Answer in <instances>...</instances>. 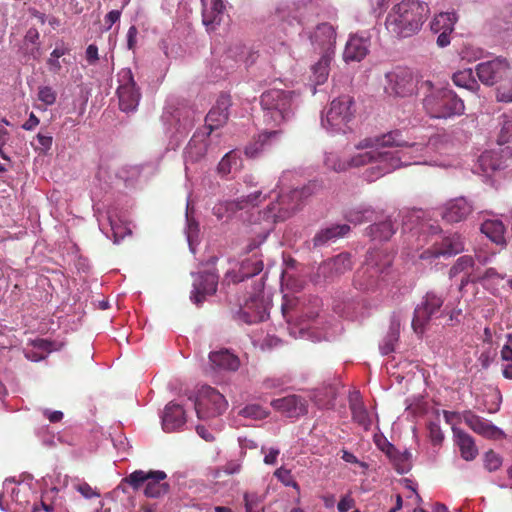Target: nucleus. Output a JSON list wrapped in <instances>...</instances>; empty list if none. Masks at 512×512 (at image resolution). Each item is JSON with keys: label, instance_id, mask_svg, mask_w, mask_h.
<instances>
[{"label": "nucleus", "instance_id": "nucleus-1", "mask_svg": "<svg viewBox=\"0 0 512 512\" xmlns=\"http://www.w3.org/2000/svg\"><path fill=\"white\" fill-rule=\"evenodd\" d=\"M355 148L357 152L346 160H342L336 152H326L325 166L335 172H342L370 164L371 166L364 172V178L368 182H374L404 166L436 164L426 159L430 150L429 144L410 143L401 130L365 138L357 143Z\"/></svg>", "mask_w": 512, "mask_h": 512}, {"label": "nucleus", "instance_id": "nucleus-2", "mask_svg": "<svg viewBox=\"0 0 512 512\" xmlns=\"http://www.w3.org/2000/svg\"><path fill=\"white\" fill-rule=\"evenodd\" d=\"M296 175L297 173L294 171H285L280 176L277 184V189H279L277 199L260 213L266 224L257 238L246 246L248 253L253 252L265 242L275 223L291 218L301 209L304 201L318 190V184L315 181H310L301 188L296 187L286 191L290 188Z\"/></svg>", "mask_w": 512, "mask_h": 512}, {"label": "nucleus", "instance_id": "nucleus-3", "mask_svg": "<svg viewBox=\"0 0 512 512\" xmlns=\"http://www.w3.org/2000/svg\"><path fill=\"white\" fill-rule=\"evenodd\" d=\"M430 13L429 6L421 0H403L389 11L385 26L396 38H408L419 32Z\"/></svg>", "mask_w": 512, "mask_h": 512}, {"label": "nucleus", "instance_id": "nucleus-4", "mask_svg": "<svg viewBox=\"0 0 512 512\" xmlns=\"http://www.w3.org/2000/svg\"><path fill=\"white\" fill-rule=\"evenodd\" d=\"M260 104L264 124L275 130L292 120L299 104V96L294 91L271 89L262 93Z\"/></svg>", "mask_w": 512, "mask_h": 512}, {"label": "nucleus", "instance_id": "nucleus-5", "mask_svg": "<svg viewBox=\"0 0 512 512\" xmlns=\"http://www.w3.org/2000/svg\"><path fill=\"white\" fill-rule=\"evenodd\" d=\"M392 256L382 249H370L365 263L354 275V286L363 292H374L382 287L392 265Z\"/></svg>", "mask_w": 512, "mask_h": 512}, {"label": "nucleus", "instance_id": "nucleus-6", "mask_svg": "<svg viewBox=\"0 0 512 512\" xmlns=\"http://www.w3.org/2000/svg\"><path fill=\"white\" fill-rule=\"evenodd\" d=\"M280 18L306 25L317 17L334 18L336 9L327 0H292L277 8Z\"/></svg>", "mask_w": 512, "mask_h": 512}, {"label": "nucleus", "instance_id": "nucleus-7", "mask_svg": "<svg viewBox=\"0 0 512 512\" xmlns=\"http://www.w3.org/2000/svg\"><path fill=\"white\" fill-rule=\"evenodd\" d=\"M356 113L355 101L349 95H342L330 103L327 110L320 115L323 129L330 134H345L350 128V123Z\"/></svg>", "mask_w": 512, "mask_h": 512}, {"label": "nucleus", "instance_id": "nucleus-8", "mask_svg": "<svg viewBox=\"0 0 512 512\" xmlns=\"http://www.w3.org/2000/svg\"><path fill=\"white\" fill-rule=\"evenodd\" d=\"M423 107L435 119L460 116L465 111L464 101L449 88L431 90L423 99Z\"/></svg>", "mask_w": 512, "mask_h": 512}, {"label": "nucleus", "instance_id": "nucleus-9", "mask_svg": "<svg viewBox=\"0 0 512 512\" xmlns=\"http://www.w3.org/2000/svg\"><path fill=\"white\" fill-rule=\"evenodd\" d=\"M167 474L162 470H135L126 476L123 481L129 484L133 490L141 488L147 498L158 499L167 495L170 484L166 481Z\"/></svg>", "mask_w": 512, "mask_h": 512}, {"label": "nucleus", "instance_id": "nucleus-10", "mask_svg": "<svg viewBox=\"0 0 512 512\" xmlns=\"http://www.w3.org/2000/svg\"><path fill=\"white\" fill-rule=\"evenodd\" d=\"M161 119L166 127L170 145L176 148L194 127L195 113L193 110L185 107H166Z\"/></svg>", "mask_w": 512, "mask_h": 512}, {"label": "nucleus", "instance_id": "nucleus-11", "mask_svg": "<svg viewBox=\"0 0 512 512\" xmlns=\"http://www.w3.org/2000/svg\"><path fill=\"white\" fill-rule=\"evenodd\" d=\"M282 315L288 323V329L294 338H310V326L306 321H310L317 316V312H304L302 303L297 298H288L283 296L281 304Z\"/></svg>", "mask_w": 512, "mask_h": 512}, {"label": "nucleus", "instance_id": "nucleus-12", "mask_svg": "<svg viewBox=\"0 0 512 512\" xmlns=\"http://www.w3.org/2000/svg\"><path fill=\"white\" fill-rule=\"evenodd\" d=\"M444 297L434 291L427 292L414 309L412 328L417 334H422L426 326L443 314Z\"/></svg>", "mask_w": 512, "mask_h": 512}, {"label": "nucleus", "instance_id": "nucleus-13", "mask_svg": "<svg viewBox=\"0 0 512 512\" xmlns=\"http://www.w3.org/2000/svg\"><path fill=\"white\" fill-rule=\"evenodd\" d=\"M228 407L225 397L211 386H202L195 399V410L199 419L223 414Z\"/></svg>", "mask_w": 512, "mask_h": 512}, {"label": "nucleus", "instance_id": "nucleus-14", "mask_svg": "<svg viewBox=\"0 0 512 512\" xmlns=\"http://www.w3.org/2000/svg\"><path fill=\"white\" fill-rule=\"evenodd\" d=\"M117 77L119 83L117 95L120 110L126 113L136 111L141 99V92L134 80L131 69H121Z\"/></svg>", "mask_w": 512, "mask_h": 512}, {"label": "nucleus", "instance_id": "nucleus-15", "mask_svg": "<svg viewBox=\"0 0 512 512\" xmlns=\"http://www.w3.org/2000/svg\"><path fill=\"white\" fill-rule=\"evenodd\" d=\"M385 79V91L389 95L407 97L413 95L417 89V80L408 68L396 67L385 74Z\"/></svg>", "mask_w": 512, "mask_h": 512}, {"label": "nucleus", "instance_id": "nucleus-16", "mask_svg": "<svg viewBox=\"0 0 512 512\" xmlns=\"http://www.w3.org/2000/svg\"><path fill=\"white\" fill-rule=\"evenodd\" d=\"M512 158L510 146L499 145L498 148L483 152L479 159V167L486 175L494 174L509 166Z\"/></svg>", "mask_w": 512, "mask_h": 512}, {"label": "nucleus", "instance_id": "nucleus-17", "mask_svg": "<svg viewBox=\"0 0 512 512\" xmlns=\"http://www.w3.org/2000/svg\"><path fill=\"white\" fill-rule=\"evenodd\" d=\"M510 64L504 57L481 62L476 66V73L484 85L492 86L502 80L509 72Z\"/></svg>", "mask_w": 512, "mask_h": 512}, {"label": "nucleus", "instance_id": "nucleus-18", "mask_svg": "<svg viewBox=\"0 0 512 512\" xmlns=\"http://www.w3.org/2000/svg\"><path fill=\"white\" fill-rule=\"evenodd\" d=\"M195 277L190 294V300L197 306H200L206 296L213 295L217 291L218 275L214 271H205L197 274Z\"/></svg>", "mask_w": 512, "mask_h": 512}, {"label": "nucleus", "instance_id": "nucleus-19", "mask_svg": "<svg viewBox=\"0 0 512 512\" xmlns=\"http://www.w3.org/2000/svg\"><path fill=\"white\" fill-rule=\"evenodd\" d=\"M211 133H200L195 132L188 142L184 150V163L186 170L188 169V164L196 163L200 161L206 153L213 152L214 148L211 146Z\"/></svg>", "mask_w": 512, "mask_h": 512}, {"label": "nucleus", "instance_id": "nucleus-20", "mask_svg": "<svg viewBox=\"0 0 512 512\" xmlns=\"http://www.w3.org/2000/svg\"><path fill=\"white\" fill-rule=\"evenodd\" d=\"M268 316V305L264 299L251 297L243 307L239 308L234 318L239 322L251 325L266 320Z\"/></svg>", "mask_w": 512, "mask_h": 512}, {"label": "nucleus", "instance_id": "nucleus-21", "mask_svg": "<svg viewBox=\"0 0 512 512\" xmlns=\"http://www.w3.org/2000/svg\"><path fill=\"white\" fill-rule=\"evenodd\" d=\"M268 316V305L264 299L251 297L243 307L239 308L234 318L239 322L251 325L266 320Z\"/></svg>", "mask_w": 512, "mask_h": 512}, {"label": "nucleus", "instance_id": "nucleus-22", "mask_svg": "<svg viewBox=\"0 0 512 512\" xmlns=\"http://www.w3.org/2000/svg\"><path fill=\"white\" fill-rule=\"evenodd\" d=\"M258 58V53L242 44H235L228 48L223 58V64L228 69H235L243 66L248 68L253 65Z\"/></svg>", "mask_w": 512, "mask_h": 512}, {"label": "nucleus", "instance_id": "nucleus-23", "mask_svg": "<svg viewBox=\"0 0 512 512\" xmlns=\"http://www.w3.org/2000/svg\"><path fill=\"white\" fill-rule=\"evenodd\" d=\"M464 250V240L461 235L457 233H453L447 236L442 237L441 241H436L433 245L432 249L426 250L422 254V258L434 257L438 258L440 256H454Z\"/></svg>", "mask_w": 512, "mask_h": 512}, {"label": "nucleus", "instance_id": "nucleus-24", "mask_svg": "<svg viewBox=\"0 0 512 512\" xmlns=\"http://www.w3.org/2000/svg\"><path fill=\"white\" fill-rule=\"evenodd\" d=\"M351 268L352 260L350 254L340 253L322 262L317 269V275L324 279H333L349 271Z\"/></svg>", "mask_w": 512, "mask_h": 512}, {"label": "nucleus", "instance_id": "nucleus-25", "mask_svg": "<svg viewBox=\"0 0 512 512\" xmlns=\"http://www.w3.org/2000/svg\"><path fill=\"white\" fill-rule=\"evenodd\" d=\"M462 419L470 429L479 435L492 439H499L504 436V432L499 427L471 411L463 412Z\"/></svg>", "mask_w": 512, "mask_h": 512}, {"label": "nucleus", "instance_id": "nucleus-26", "mask_svg": "<svg viewBox=\"0 0 512 512\" xmlns=\"http://www.w3.org/2000/svg\"><path fill=\"white\" fill-rule=\"evenodd\" d=\"M186 424L185 411L181 405L169 402L161 415L162 429L167 433L182 430Z\"/></svg>", "mask_w": 512, "mask_h": 512}, {"label": "nucleus", "instance_id": "nucleus-27", "mask_svg": "<svg viewBox=\"0 0 512 512\" xmlns=\"http://www.w3.org/2000/svg\"><path fill=\"white\" fill-rule=\"evenodd\" d=\"M311 44L323 50V53L330 52L334 54V47L336 43L335 28L329 23L318 24L315 30L309 34Z\"/></svg>", "mask_w": 512, "mask_h": 512}, {"label": "nucleus", "instance_id": "nucleus-28", "mask_svg": "<svg viewBox=\"0 0 512 512\" xmlns=\"http://www.w3.org/2000/svg\"><path fill=\"white\" fill-rule=\"evenodd\" d=\"M271 406L287 417H299L307 413V401L298 395H288L271 401Z\"/></svg>", "mask_w": 512, "mask_h": 512}, {"label": "nucleus", "instance_id": "nucleus-29", "mask_svg": "<svg viewBox=\"0 0 512 512\" xmlns=\"http://www.w3.org/2000/svg\"><path fill=\"white\" fill-rule=\"evenodd\" d=\"M262 200V192L256 191L254 193L249 194L245 198H241L235 201H225L216 204L213 207V214L218 219L228 218L232 213H234L238 209H244L248 205H256L258 202Z\"/></svg>", "mask_w": 512, "mask_h": 512}, {"label": "nucleus", "instance_id": "nucleus-30", "mask_svg": "<svg viewBox=\"0 0 512 512\" xmlns=\"http://www.w3.org/2000/svg\"><path fill=\"white\" fill-rule=\"evenodd\" d=\"M231 106V98L227 94L218 97L216 104L210 109L206 115L205 122L212 133L214 129L226 123L229 117V108Z\"/></svg>", "mask_w": 512, "mask_h": 512}, {"label": "nucleus", "instance_id": "nucleus-31", "mask_svg": "<svg viewBox=\"0 0 512 512\" xmlns=\"http://www.w3.org/2000/svg\"><path fill=\"white\" fill-rule=\"evenodd\" d=\"M281 137V130H265L245 148V155L249 158H257L263 152L275 145Z\"/></svg>", "mask_w": 512, "mask_h": 512}, {"label": "nucleus", "instance_id": "nucleus-32", "mask_svg": "<svg viewBox=\"0 0 512 512\" xmlns=\"http://www.w3.org/2000/svg\"><path fill=\"white\" fill-rule=\"evenodd\" d=\"M472 212V204L464 197H458L446 203L442 217L449 223L460 222Z\"/></svg>", "mask_w": 512, "mask_h": 512}, {"label": "nucleus", "instance_id": "nucleus-33", "mask_svg": "<svg viewBox=\"0 0 512 512\" xmlns=\"http://www.w3.org/2000/svg\"><path fill=\"white\" fill-rule=\"evenodd\" d=\"M209 362L215 371L235 372L240 367L239 358L228 349L210 352Z\"/></svg>", "mask_w": 512, "mask_h": 512}, {"label": "nucleus", "instance_id": "nucleus-34", "mask_svg": "<svg viewBox=\"0 0 512 512\" xmlns=\"http://www.w3.org/2000/svg\"><path fill=\"white\" fill-rule=\"evenodd\" d=\"M349 231L350 226L347 224H331L326 226L320 229L313 237V246L315 248L326 246L344 237Z\"/></svg>", "mask_w": 512, "mask_h": 512}, {"label": "nucleus", "instance_id": "nucleus-35", "mask_svg": "<svg viewBox=\"0 0 512 512\" xmlns=\"http://www.w3.org/2000/svg\"><path fill=\"white\" fill-rule=\"evenodd\" d=\"M263 266L261 257L257 253H254L241 261L237 272L233 273V275L228 272L227 276H232L233 282H242L245 279L258 275L263 270Z\"/></svg>", "mask_w": 512, "mask_h": 512}, {"label": "nucleus", "instance_id": "nucleus-36", "mask_svg": "<svg viewBox=\"0 0 512 512\" xmlns=\"http://www.w3.org/2000/svg\"><path fill=\"white\" fill-rule=\"evenodd\" d=\"M370 47V40L368 37L353 35L346 43L343 53L344 60L348 61H361L368 53Z\"/></svg>", "mask_w": 512, "mask_h": 512}, {"label": "nucleus", "instance_id": "nucleus-37", "mask_svg": "<svg viewBox=\"0 0 512 512\" xmlns=\"http://www.w3.org/2000/svg\"><path fill=\"white\" fill-rule=\"evenodd\" d=\"M332 57L333 55H331L330 52L323 53L318 62L312 66V75L310 77L311 84L309 85L312 95L322 91L317 90V86H320L327 81Z\"/></svg>", "mask_w": 512, "mask_h": 512}, {"label": "nucleus", "instance_id": "nucleus-38", "mask_svg": "<svg viewBox=\"0 0 512 512\" xmlns=\"http://www.w3.org/2000/svg\"><path fill=\"white\" fill-rule=\"evenodd\" d=\"M453 437L456 445L460 449L461 457L466 461H472L478 455V449L474 439L464 430L453 426Z\"/></svg>", "mask_w": 512, "mask_h": 512}, {"label": "nucleus", "instance_id": "nucleus-39", "mask_svg": "<svg viewBox=\"0 0 512 512\" xmlns=\"http://www.w3.org/2000/svg\"><path fill=\"white\" fill-rule=\"evenodd\" d=\"M107 219L110 225V231L112 233L111 237L113 238L114 243H119L127 234L130 233L129 229L124 225L123 216L119 215L114 208H109L107 210ZM100 229L106 234L108 238L110 235L108 232H105L100 225Z\"/></svg>", "mask_w": 512, "mask_h": 512}, {"label": "nucleus", "instance_id": "nucleus-40", "mask_svg": "<svg viewBox=\"0 0 512 512\" xmlns=\"http://www.w3.org/2000/svg\"><path fill=\"white\" fill-rule=\"evenodd\" d=\"M400 325V317L394 313L391 316L389 330L379 345V350L382 355H388L395 350V344L399 339Z\"/></svg>", "mask_w": 512, "mask_h": 512}, {"label": "nucleus", "instance_id": "nucleus-41", "mask_svg": "<svg viewBox=\"0 0 512 512\" xmlns=\"http://www.w3.org/2000/svg\"><path fill=\"white\" fill-rule=\"evenodd\" d=\"M396 229L395 223L391 217H389L384 221L370 225L366 229V233L373 241L381 242L389 240L396 232Z\"/></svg>", "mask_w": 512, "mask_h": 512}, {"label": "nucleus", "instance_id": "nucleus-42", "mask_svg": "<svg viewBox=\"0 0 512 512\" xmlns=\"http://www.w3.org/2000/svg\"><path fill=\"white\" fill-rule=\"evenodd\" d=\"M345 219L354 225L372 221L376 218V211L369 205L360 204L345 211Z\"/></svg>", "mask_w": 512, "mask_h": 512}, {"label": "nucleus", "instance_id": "nucleus-43", "mask_svg": "<svg viewBox=\"0 0 512 512\" xmlns=\"http://www.w3.org/2000/svg\"><path fill=\"white\" fill-rule=\"evenodd\" d=\"M506 228L499 219H487L481 225V232L497 245H505Z\"/></svg>", "mask_w": 512, "mask_h": 512}, {"label": "nucleus", "instance_id": "nucleus-44", "mask_svg": "<svg viewBox=\"0 0 512 512\" xmlns=\"http://www.w3.org/2000/svg\"><path fill=\"white\" fill-rule=\"evenodd\" d=\"M242 168V158L239 151L231 150L227 152L217 166V173L221 177H227L235 174Z\"/></svg>", "mask_w": 512, "mask_h": 512}, {"label": "nucleus", "instance_id": "nucleus-45", "mask_svg": "<svg viewBox=\"0 0 512 512\" xmlns=\"http://www.w3.org/2000/svg\"><path fill=\"white\" fill-rule=\"evenodd\" d=\"M210 8L203 11V24L208 29H214L222 21L226 8L225 0H210Z\"/></svg>", "mask_w": 512, "mask_h": 512}, {"label": "nucleus", "instance_id": "nucleus-46", "mask_svg": "<svg viewBox=\"0 0 512 512\" xmlns=\"http://www.w3.org/2000/svg\"><path fill=\"white\" fill-rule=\"evenodd\" d=\"M386 456L389 458L390 462L399 474H406L411 470L412 454L409 450L405 449L400 451L394 446Z\"/></svg>", "mask_w": 512, "mask_h": 512}, {"label": "nucleus", "instance_id": "nucleus-47", "mask_svg": "<svg viewBox=\"0 0 512 512\" xmlns=\"http://www.w3.org/2000/svg\"><path fill=\"white\" fill-rule=\"evenodd\" d=\"M337 397V387L333 384H325L315 389L312 399L319 408L329 409L333 407Z\"/></svg>", "mask_w": 512, "mask_h": 512}, {"label": "nucleus", "instance_id": "nucleus-48", "mask_svg": "<svg viewBox=\"0 0 512 512\" xmlns=\"http://www.w3.org/2000/svg\"><path fill=\"white\" fill-rule=\"evenodd\" d=\"M452 81L457 87L465 88L471 92H477L480 88L471 68L455 72L452 75Z\"/></svg>", "mask_w": 512, "mask_h": 512}, {"label": "nucleus", "instance_id": "nucleus-49", "mask_svg": "<svg viewBox=\"0 0 512 512\" xmlns=\"http://www.w3.org/2000/svg\"><path fill=\"white\" fill-rule=\"evenodd\" d=\"M456 22L457 16L455 12H441L434 17L430 26L434 33L453 31Z\"/></svg>", "mask_w": 512, "mask_h": 512}, {"label": "nucleus", "instance_id": "nucleus-50", "mask_svg": "<svg viewBox=\"0 0 512 512\" xmlns=\"http://www.w3.org/2000/svg\"><path fill=\"white\" fill-rule=\"evenodd\" d=\"M71 49L65 44L64 41H58L56 43V47L50 53L49 58L47 59V65L49 70L52 73H59L62 69V64L60 58L66 54H69Z\"/></svg>", "mask_w": 512, "mask_h": 512}, {"label": "nucleus", "instance_id": "nucleus-51", "mask_svg": "<svg viewBox=\"0 0 512 512\" xmlns=\"http://www.w3.org/2000/svg\"><path fill=\"white\" fill-rule=\"evenodd\" d=\"M185 234L189 249L195 253V247L198 244L199 224L192 218L190 214L189 202L186 207V229Z\"/></svg>", "mask_w": 512, "mask_h": 512}, {"label": "nucleus", "instance_id": "nucleus-52", "mask_svg": "<svg viewBox=\"0 0 512 512\" xmlns=\"http://www.w3.org/2000/svg\"><path fill=\"white\" fill-rule=\"evenodd\" d=\"M500 132L497 138L498 145H505L512 141V111L499 116Z\"/></svg>", "mask_w": 512, "mask_h": 512}, {"label": "nucleus", "instance_id": "nucleus-53", "mask_svg": "<svg viewBox=\"0 0 512 512\" xmlns=\"http://www.w3.org/2000/svg\"><path fill=\"white\" fill-rule=\"evenodd\" d=\"M238 414L244 418L262 420L268 416V411L259 404H248L241 408Z\"/></svg>", "mask_w": 512, "mask_h": 512}, {"label": "nucleus", "instance_id": "nucleus-54", "mask_svg": "<svg viewBox=\"0 0 512 512\" xmlns=\"http://www.w3.org/2000/svg\"><path fill=\"white\" fill-rule=\"evenodd\" d=\"M351 412L352 418L355 422L361 425L364 429H369L371 426V419L366 408L362 404H352Z\"/></svg>", "mask_w": 512, "mask_h": 512}, {"label": "nucleus", "instance_id": "nucleus-55", "mask_svg": "<svg viewBox=\"0 0 512 512\" xmlns=\"http://www.w3.org/2000/svg\"><path fill=\"white\" fill-rule=\"evenodd\" d=\"M274 476L286 487H292L296 490L297 493H300V486L294 480L293 475L289 469L284 468L283 466L276 469L274 472Z\"/></svg>", "mask_w": 512, "mask_h": 512}, {"label": "nucleus", "instance_id": "nucleus-56", "mask_svg": "<svg viewBox=\"0 0 512 512\" xmlns=\"http://www.w3.org/2000/svg\"><path fill=\"white\" fill-rule=\"evenodd\" d=\"M474 259L470 255H464L459 257L455 264L449 270L450 278L457 276L459 273L466 271L467 269L473 267Z\"/></svg>", "mask_w": 512, "mask_h": 512}, {"label": "nucleus", "instance_id": "nucleus-57", "mask_svg": "<svg viewBox=\"0 0 512 512\" xmlns=\"http://www.w3.org/2000/svg\"><path fill=\"white\" fill-rule=\"evenodd\" d=\"M37 144L32 143L34 150L40 154H47L52 147L53 137L50 134L39 132L36 135Z\"/></svg>", "mask_w": 512, "mask_h": 512}, {"label": "nucleus", "instance_id": "nucleus-58", "mask_svg": "<svg viewBox=\"0 0 512 512\" xmlns=\"http://www.w3.org/2000/svg\"><path fill=\"white\" fill-rule=\"evenodd\" d=\"M484 55V50L473 45H465L461 51L460 56L462 60L473 62L481 59Z\"/></svg>", "mask_w": 512, "mask_h": 512}, {"label": "nucleus", "instance_id": "nucleus-59", "mask_svg": "<svg viewBox=\"0 0 512 512\" xmlns=\"http://www.w3.org/2000/svg\"><path fill=\"white\" fill-rule=\"evenodd\" d=\"M502 465V458L499 454L490 450L484 455V466L489 472L496 471Z\"/></svg>", "mask_w": 512, "mask_h": 512}, {"label": "nucleus", "instance_id": "nucleus-60", "mask_svg": "<svg viewBox=\"0 0 512 512\" xmlns=\"http://www.w3.org/2000/svg\"><path fill=\"white\" fill-rule=\"evenodd\" d=\"M38 99L46 106H51L56 102L57 93L50 86H41L38 91Z\"/></svg>", "mask_w": 512, "mask_h": 512}, {"label": "nucleus", "instance_id": "nucleus-61", "mask_svg": "<svg viewBox=\"0 0 512 512\" xmlns=\"http://www.w3.org/2000/svg\"><path fill=\"white\" fill-rule=\"evenodd\" d=\"M261 499L256 493H245L244 494V506L245 512H264L263 509L259 508Z\"/></svg>", "mask_w": 512, "mask_h": 512}, {"label": "nucleus", "instance_id": "nucleus-62", "mask_svg": "<svg viewBox=\"0 0 512 512\" xmlns=\"http://www.w3.org/2000/svg\"><path fill=\"white\" fill-rule=\"evenodd\" d=\"M429 437L433 445H439L444 439V434L437 422H430L428 425Z\"/></svg>", "mask_w": 512, "mask_h": 512}, {"label": "nucleus", "instance_id": "nucleus-63", "mask_svg": "<svg viewBox=\"0 0 512 512\" xmlns=\"http://www.w3.org/2000/svg\"><path fill=\"white\" fill-rule=\"evenodd\" d=\"M74 488L86 499L100 497V493L86 482L78 483Z\"/></svg>", "mask_w": 512, "mask_h": 512}, {"label": "nucleus", "instance_id": "nucleus-64", "mask_svg": "<svg viewBox=\"0 0 512 512\" xmlns=\"http://www.w3.org/2000/svg\"><path fill=\"white\" fill-rule=\"evenodd\" d=\"M141 167L140 166H131L128 169H123L120 172V178H122L126 183L130 184L134 181H136L141 173Z\"/></svg>", "mask_w": 512, "mask_h": 512}]
</instances>
